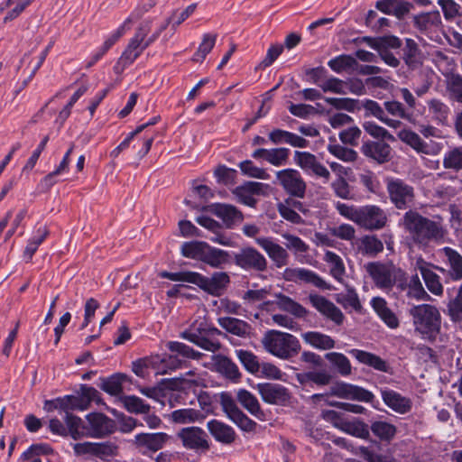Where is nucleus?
Returning <instances> with one entry per match:
<instances>
[{
  "mask_svg": "<svg viewBox=\"0 0 462 462\" xmlns=\"http://www.w3.org/2000/svg\"><path fill=\"white\" fill-rule=\"evenodd\" d=\"M336 209L342 217L353 221L365 230H380L383 228L388 217L383 209L376 205L356 207L342 202H337Z\"/></svg>",
  "mask_w": 462,
  "mask_h": 462,
  "instance_id": "f03ea898",
  "label": "nucleus"
},
{
  "mask_svg": "<svg viewBox=\"0 0 462 462\" xmlns=\"http://www.w3.org/2000/svg\"><path fill=\"white\" fill-rule=\"evenodd\" d=\"M402 226L411 241L419 248H426L430 243L444 242L448 230L442 217L429 218L415 210H408L402 218Z\"/></svg>",
  "mask_w": 462,
  "mask_h": 462,
  "instance_id": "f257e3e1",
  "label": "nucleus"
},
{
  "mask_svg": "<svg viewBox=\"0 0 462 462\" xmlns=\"http://www.w3.org/2000/svg\"><path fill=\"white\" fill-rule=\"evenodd\" d=\"M364 130L373 138L394 142V136L384 127L372 121H365L362 125Z\"/></svg>",
  "mask_w": 462,
  "mask_h": 462,
  "instance_id": "774afa93",
  "label": "nucleus"
},
{
  "mask_svg": "<svg viewBox=\"0 0 462 462\" xmlns=\"http://www.w3.org/2000/svg\"><path fill=\"white\" fill-rule=\"evenodd\" d=\"M361 364L369 365L381 372H388L389 366L380 356L360 349H351L348 352Z\"/></svg>",
  "mask_w": 462,
  "mask_h": 462,
  "instance_id": "58836bf2",
  "label": "nucleus"
},
{
  "mask_svg": "<svg viewBox=\"0 0 462 462\" xmlns=\"http://www.w3.org/2000/svg\"><path fill=\"white\" fill-rule=\"evenodd\" d=\"M284 278L293 282H305L322 290H329L330 286L319 274L305 268H287Z\"/></svg>",
  "mask_w": 462,
  "mask_h": 462,
  "instance_id": "4be33fe9",
  "label": "nucleus"
},
{
  "mask_svg": "<svg viewBox=\"0 0 462 462\" xmlns=\"http://www.w3.org/2000/svg\"><path fill=\"white\" fill-rule=\"evenodd\" d=\"M391 146L383 142L366 141L361 146V152L367 158L382 164L391 159Z\"/></svg>",
  "mask_w": 462,
  "mask_h": 462,
  "instance_id": "bb28decb",
  "label": "nucleus"
},
{
  "mask_svg": "<svg viewBox=\"0 0 462 462\" xmlns=\"http://www.w3.org/2000/svg\"><path fill=\"white\" fill-rule=\"evenodd\" d=\"M262 400L269 404L283 405L291 398L286 387L278 383H263L256 385Z\"/></svg>",
  "mask_w": 462,
  "mask_h": 462,
  "instance_id": "6ab92c4d",
  "label": "nucleus"
},
{
  "mask_svg": "<svg viewBox=\"0 0 462 462\" xmlns=\"http://www.w3.org/2000/svg\"><path fill=\"white\" fill-rule=\"evenodd\" d=\"M443 167L454 171L462 170V146L453 147L444 153Z\"/></svg>",
  "mask_w": 462,
  "mask_h": 462,
  "instance_id": "4d7b16f0",
  "label": "nucleus"
},
{
  "mask_svg": "<svg viewBox=\"0 0 462 462\" xmlns=\"http://www.w3.org/2000/svg\"><path fill=\"white\" fill-rule=\"evenodd\" d=\"M397 136L402 142L410 145L416 152L426 154L429 152L428 144L417 133L411 130L403 129L398 133Z\"/></svg>",
  "mask_w": 462,
  "mask_h": 462,
  "instance_id": "49530a36",
  "label": "nucleus"
},
{
  "mask_svg": "<svg viewBox=\"0 0 462 462\" xmlns=\"http://www.w3.org/2000/svg\"><path fill=\"white\" fill-rule=\"evenodd\" d=\"M381 393L385 405L395 412L405 414L411 411L412 402L410 398L404 397L393 390H383Z\"/></svg>",
  "mask_w": 462,
  "mask_h": 462,
  "instance_id": "7c9ffc66",
  "label": "nucleus"
},
{
  "mask_svg": "<svg viewBox=\"0 0 462 462\" xmlns=\"http://www.w3.org/2000/svg\"><path fill=\"white\" fill-rule=\"evenodd\" d=\"M132 383L131 378L125 374H115L108 378L102 379L100 388L110 395L120 396V393L125 390L130 391L131 388H126L125 383Z\"/></svg>",
  "mask_w": 462,
  "mask_h": 462,
  "instance_id": "c9c22d12",
  "label": "nucleus"
},
{
  "mask_svg": "<svg viewBox=\"0 0 462 462\" xmlns=\"http://www.w3.org/2000/svg\"><path fill=\"white\" fill-rule=\"evenodd\" d=\"M386 189L391 202L398 209L409 208L414 201V189L401 179H387Z\"/></svg>",
  "mask_w": 462,
  "mask_h": 462,
  "instance_id": "1a4fd4ad",
  "label": "nucleus"
},
{
  "mask_svg": "<svg viewBox=\"0 0 462 462\" xmlns=\"http://www.w3.org/2000/svg\"><path fill=\"white\" fill-rule=\"evenodd\" d=\"M302 338L307 344L320 350H328L335 346V340L330 336L318 331L306 332L302 334Z\"/></svg>",
  "mask_w": 462,
  "mask_h": 462,
  "instance_id": "a18cd8bd",
  "label": "nucleus"
},
{
  "mask_svg": "<svg viewBox=\"0 0 462 462\" xmlns=\"http://www.w3.org/2000/svg\"><path fill=\"white\" fill-rule=\"evenodd\" d=\"M276 179L283 189L290 195L302 199L306 192V182L299 171L284 169L276 172Z\"/></svg>",
  "mask_w": 462,
  "mask_h": 462,
  "instance_id": "ddd939ff",
  "label": "nucleus"
},
{
  "mask_svg": "<svg viewBox=\"0 0 462 462\" xmlns=\"http://www.w3.org/2000/svg\"><path fill=\"white\" fill-rule=\"evenodd\" d=\"M301 208L302 204L300 201L287 199L284 203L278 205V211L284 219L294 224H300L302 222V218L294 208L300 209Z\"/></svg>",
  "mask_w": 462,
  "mask_h": 462,
  "instance_id": "09e8293b",
  "label": "nucleus"
},
{
  "mask_svg": "<svg viewBox=\"0 0 462 462\" xmlns=\"http://www.w3.org/2000/svg\"><path fill=\"white\" fill-rule=\"evenodd\" d=\"M167 347L171 353L176 354L175 356L178 357L180 356L185 359L200 360L204 356L203 353L193 349L182 342L169 341Z\"/></svg>",
  "mask_w": 462,
  "mask_h": 462,
  "instance_id": "8fccbe9b",
  "label": "nucleus"
},
{
  "mask_svg": "<svg viewBox=\"0 0 462 462\" xmlns=\"http://www.w3.org/2000/svg\"><path fill=\"white\" fill-rule=\"evenodd\" d=\"M89 427H87L86 437L105 438L116 430L115 421L100 412H92L86 417Z\"/></svg>",
  "mask_w": 462,
  "mask_h": 462,
  "instance_id": "2eb2a0df",
  "label": "nucleus"
},
{
  "mask_svg": "<svg viewBox=\"0 0 462 462\" xmlns=\"http://www.w3.org/2000/svg\"><path fill=\"white\" fill-rule=\"evenodd\" d=\"M336 301L345 309L351 308L356 311L360 310L362 305L356 291L352 288H346L345 291L335 295Z\"/></svg>",
  "mask_w": 462,
  "mask_h": 462,
  "instance_id": "864d4df0",
  "label": "nucleus"
},
{
  "mask_svg": "<svg viewBox=\"0 0 462 462\" xmlns=\"http://www.w3.org/2000/svg\"><path fill=\"white\" fill-rule=\"evenodd\" d=\"M61 398L63 404L62 411L66 414L71 413V411L79 410L84 411L88 408L92 402L99 403L101 402L99 392L87 384H81L79 395H65Z\"/></svg>",
  "mask_w": 462,
  "mask_h": 462,
  "instance_id": "6e6552de",
  "label": "nucleus"
},
{
  "mask_svg": "<svg viewBox=\"0 0 462 462\" xmlns=\"http://www.w3.org/2000/svg\"><path fill=\"white\" fill-rule=\"evenodd\" d=\"M215 370L229 379H237L240 373L237 365L227 356L223 355H214L212 356Z\"/></svg>",
  "mask_w": 462,
  "mask_h": 462,
  "instance_id": "4c0bfd02",
  "label": "nucleus"
},
{
  "mask_svg": "<svg viewBox=\"0 0 462 462\" xmlns=\"http://www.w3.org/2000/svg\"><path fill=\"white\" fill-rule=\"evenodd\" d=\"M275 298V304L281 310L289 312L296 318H304L307 316L308 310L289 296L282 293H276Z\"/></svg>",
  "mask_w": 462,
  "mask_h": 462,
  "instance_id": "79ce46f5",
  "label": "nucleus"
},
{
  "mask_svg": "<svg viewBox=\"0 0 462 462\" xmlns=\"http://www.w3.org/2000/svg\"><path fill=\"white\" fill-rule=\"evenodd\" d=\"M144 130V124L138 125L134 131L129 133L123 142L119 143L111 152L112 158H116L125 149L132 147L134 150L130 157L131 164L138 166L144 156V138L137 136Z\"/></svg>",
  "mask_w": 462,
  "mask_h": 462,
  "instance_id": "f8f14e48",
  "label": "nucleus"
},
{
  "mask_svg": "<svg viewBox=\"0 0 462 462\" xmlns=\"http://www.w3.org/2000/svg\"><path fill=\"white\" fill-rule=\"evenodd\" d=\"M328 151L332 155L345 162H354L358 157L357 152L355 150L342 146L338 143H329L328 145Z\"/></svg>",
  "mask_w": 462,
  "mask_h": 462,
  "instance_id": "338daca9",
  "label": "nucleus"
},
{
  "mask_svg": "<svg viewBox=\"0 0 462 462\" xmlns=\"http://www.w3.org/2000/svg\"><path fill=\"white\" fill-rule=\"evenodd\" d=\"M119 448L114 441L95 442V457L108 461L118 455Z\"/></svg>",
  "mask_w": 462,
  "mask_h": 462,
  "instance_id": "69168bd1",
  "label": "nucleus"
},
{
  "mask_svg": "<svg viewBox=\"0 0 462 462\" xmlns=\"http://www.w3.org/2000/svg\"><path fill=\"white\" fill-rule=\"evenodd\" d=\"M144 130V124L138 125L134 131L129 133L123 142L119 143L111 152L112 158H116L125 149L132 147L134 150L130 157L131 164L138 166L144 156V138L137 136Z\"/></svg>",
  "mask_w": 462,
  "mask_h": 462,
  "instance_id": "9b49d317",
  "label": "nucleus"
},
{
  "mask_svg": "<svg viewBox=\"0 0 462 462\" xmlns=\"http://www.w3.org/2000/svg\"><path fill=\"white\" fill-rule=\"evenodd\" d=\"M328 67L337 73L354 69L357 61L350 55H339L328 62Z\"/></svg>",
  "mask_w": 462,
  "mask_h": 462,
  "instance_id": "680f3d73",
  "label": "nucleus"
},
{
  "mask_svg": "<svg viewBox=\"0 0 462 462\" xmlns=\"http://www.w3.org/2000/svg\"><path fill=\"white\" fill-rule=\"evenodd\" d=\"M383 250V242L375 235H365L359 239L357 251L362 255L376 256Z\"/></svg>",
  "mask_w": 462,
  "mask_h": 462,
  "instance_id": "ea45409f",
  "label": "nucleus"
},
{
  "mask_svg": "<svg viewBox=\"0 0 462 462\" xmlns=\"http://www.w3.org/2000/svg\"><path fill=\"white\" fill-rule=\"evenodd\" d=\"M205 415L192 408L178 409L169 415V420L176 424H189L204 420Z\"/></svg>",
  "mask_w": 462,
  "mask_h": 462,
  "instance_id": "a19ab883",
  "label": "nucleus"
},
{
  "mask_svg": "<svg viewBox=\"0 0 462 462\" xmlns=\"http://www.w3.org/2000/svg\"><path fill=\"white\" fill-rule=\"evenodd\" d=\"M429 111L438 122L444 124L448 120L450 109L444 102L433 98L428 101Z\"/></svg>",
  "mask_w": 462,
  "mask_h": 462,
  "instance_id": "0e129e2a",
  "label": "nucleus"
},
{
  "mask_svg": "<svg viewBox=\"0 0 462 462\" xmlns=\"http://www.w3.org/2000/svg\"><path fill=\"white\" fill-rule=\"evenodd\" d=\"M446 90L450 100L462 104V76L452 73L447 78Z\"/></svg>",
  "mask_w": 462,
  "mask_h": 462,
  "instance_id": "5fc2aeb1",
  "label": "nucleus"
},
{
  "mask_svg": "<svg viewBox=\"0 0 462 462\" xmlns=\"http://www.w3.org/2000/svg\"><path fill=\"white\" fill-rule=\"evenodd\" d=\"M435 265L426 262L422 257L416 260L415 268L420 271L427 289L434 295L443 294V285L440 277L431 269Z\"/></svg>",
  "mask_w": 462,
  "mask_h": 462,
  "instance_id": "b1692460",
  "label": "nucleus"
},
{
  "mask_svg": "<svg viewBox=\"0 0 462 462\" xmlns=\"http://www.w3.org/2000/svg\"><path fill=\"white\" fill-rule=\"evenodd\" d=\"M294 162L308 174L322 178L328 181L330 178L329 171L317 159V157L309 152L296 151L294 152Z\"/></svg>",
  "mask_w": 462,
  "mask_h": 462,
  "instance_id": "a211bd4d",
  "label": "nucleus"
},
{
  "mask_svg": "<svg viewBox=\"0 0 462 462\" xmlns=\"http://www.w3.org/2000/svg\"><path fill=\"white\" fill-rule=\"evenodd\" d=\"M65 421L68 427V435L74 440L86 437L87 427L83 425L82 420L72 413L66 414Z\"/></svg>",
  "mask_w": 462,
  "mask_h": 462,
  "instance_id": "6e6d98bb",
  "label": "nucleus"
},
{
  "mask_svg": "<svg viewBox=\"0 0 462 462\" xmlns=\"http://www.w3.org/2000/svg\"><path fill=\"white\" fill-rule=\"evenodd\" d=\"M413 24L421 32H437L441 26V17L438 11L422 13L413 17Z\"/></svg>",
  "mask_w": 462,
  "mask_h": 462,
  "instance_id": "473e14b6",
  "label": "nucleus"
},
{
  "mask_svg": "<svg viewBox=\"0 0 462 462\" xmlns=\"http://www.w3.org/2000/svg\"><path fill=\"white\" fill-rule=\"evenodd\" d=\"M212 213L222 219L226 228H232L244 219L243 213L235 206L225 203L212 205Z\"/></svg>",
  "mask_w": 462,
  "mask_h": 462,
  "instance_id": "c85d7f7f",
  "label": "nucleus"
},
{
  "mask_svg": "<svg viewBox=\"0 0 462 462\" xmlns=\"http://www.w3.org/2000/svg\"><path fill=\"white\" fill-rule=\"evenodd\" d=\"M371 305L376 314L390 328H397L400 325L399 319L395 313L388 307L386 300L382 297H374L371 300Z\"/></svg>",
  "mask_w": 462,
  "mask_h": 462,
  "instance_id": "f704fd0d",
  "label": "nucleus"
},
{
  "mask_svg": "<svg viewBox=\"0 0 462 462\" xmlns=\"http://www.w3.org/2000/svg\"><path fill=\"white\" fill-rule=\"evenodd\" d=\"M37 236H34L28 241L27 245L23 251V254L28 258V260L32 258L40 245L49 236L50 231L47 226H41L37 228Z\"/></svg>",
  "mask_w": 462,
  "mask_h": 462,
  "instance_id": "052dcab7",
  "label": "nucleus"
},
{
  "mask_svg": "<svg viewBox=\"0 0 462 462\" xmlns=\"http://www.w3.org/2000/svg\"><path fill=\"white\" fill-rule=\"evenodd\" d=\"M268 136L269 140L274 144L288 143L292 147L298 148H305L309 144V142L305 138L279 128L271 131Z\"/></svg>",
  "mask_w": 462,
  "mask_h": 462,
  "instance_id": "72a5a7b5",
  "label": "nucleus"
},
{
  "mask_svg": "<svg viewBox=\"0 0 462 462\" xmlns=\"http://www.w3.org/2000/svg\"><path fill=\"white\" fill-rule=\"evenodd\" d=\"M436 255L439 261L448 266V269L438 265L434 266V269L447 274L451 281L458 282L462 279V255L457 250L445 246L438 249Z\"/></svg>",
  "mask_w": 462,
  "mask_h": 462,
  "instance_id": "9d476101",
  "label": "nucleus"
},
{
  "mask_svg": "<svg viewBox=\"0 0 462 462\" xmlns=\"http://www.w3.org/2000/svg\"><path fill=\"white\" fill-rule=\"evenodd\" d=\"M208 245L204 241L185 242L180 252L184 257L202 262Z\"/></svg>",
  "mask_w": 462,
  "mask_h": 462,
  "instance_id": "de8ad7c7",
  "label": "nucleus"
},
{
  "mask_svg": "<svg viewBox=\"0 0 462 462\" xmlns=\"http://www.w3.org/2000/svg\"><path fill=\"white\" fill-rule=\"evenodd\" d=\"M217 35L216 33H205L202 41L193 55V60L202 62L216 44Z\"/></svg>",
  "mask_w": 462,
  "mask_h": 462,
  "instance_id": "bf43d9fd",
  "label": "nucleus"
},
{
  "mask_svg": "<svg viewBox=\"0 0 462 462\" xmlns=\"http://www.w3.org/2000/svg\"><path fill=\"white\" fill-rule=\"evenodd\" d=\"M365 268L375 286L381 290L392 289L398 277L404 276V273L393 263L372 262L366 263Z\"/></svg>",
  "mask_w": 462,
  "mask_h": 462,
  "instance_id": "423d86ee",
  "label": "nucleus"
},
{
  "mask_svg": "<svg viewBox=\"0 0 462 462\" xmlns=\"http://www.w3.org/2000/svg\"><path fill=\"white\" fill-rule=\"evenodd\" d=\"M184 365V361L174 355H155L146 359V368L153 370L154 374H170Z\"/></svg>",
  "mask_w": 462,
  "mask_h": 462,
  "instance_id": "aec40b11",
  "label": "nucleus"
},
{
  "mask_svg": "<svg viewBox=\"0 0 462 462\" xmlns=\"http://www.w3.org/2000/svg\"><path fill=\"white\" fill-rule=\"evenodd\" d=\"M361 109L365 111V117H375L391 128L397 129L402 125L400 120L387 116L383 107H382L378 102L373 99L366 98L361 101L359 100V110Z\"/></svg>",
  "mask_w": 462,
  "mask_h": 462,
  "instance_id": "a878e982",
  "label": "nucleus"
},
{
  "mask_svg": "<svg viewBox=\"0 0 462 462\" xmlns=\"http://www.w3.org/2000/svg\"><path fill=\"white\" fill-rule=\"evenodd\" d=\"M177 437L187 449L206 452L210 448L208 434L199 427L183 428Z\"/></svg>",
  "mask_w": 462,
  "mask_h": 462,
  "instance_id": "4468645a",
  "label": "nucleus"
},
{
  "mask_svg": "<svg viewBox=\"0 0 462 462\" xmlns=\"http://www.w3.org/2000/svg\"><path fill=\"white\" fill-rule=\"evenodd\" d=\"M270 190V186L263 182L247 181L243 185L237 186L232 193L236 197L238 202L254 208L256 205L254 195L266 196Z\"/></svg>",
  "mask_w": 462,
  "mask_h": 462,
  "instance_id": "f3484780",
  "label": "nucleus"
},
{
  "mask_svg": "<svg viewBox=\"0 0 462 462\" xmlns=\"http://www.w3.org/2000/svg\"><path fill=\"white\" fill-rule=\"evenodd\" d=\"M448 314L456 323L462 322V284L458 287L454 297L448 303Z\"/></svg>",
  "mask_w": 462,
  "mask_h": 462,
  "instance_id": "13d9d810",
  "label": "nucleus"
},
{
  "mask_svg": "<svg viewBox=\"0 0 462 462\" xmlns=\"http://www.w3.org/2000/svg\"><path fill=\"white\" fill-rule=\"evenodd\" d=\"M229 252L208 245L202 262L212 268L220 269L229 263Z\"/></svg>",
  "mask_w": 462,
  "mask_h": 462,
  "instance_id": "e433bc0d",
  "label": "nucleus"
},
{
  "mask_svg": "<svg viewBox=\"0 0 462 462\" xmlns=\"http://www.w3.org/2000/svg\"><path fill=\"white\" fill-rule=\"evenodd\" d=\"M298 379L301 383H314L318 385H328L332 376L327 371H311L298 374Z\"/></svg>",
  "mask_w": 462,
  "mask_h": 462,
  "instance_id": "e2e57ef3",
  "label": "nucleus"
},
{
  "mask_svg": "<svg viewBox=\"0 0 462 462\" xmlns=\"http://www.w3.org/2000/svg\"><path fill=\"white\" fill-rule=\"evenodd\" d=\"M310 304L324 317L330 319L337 325H341L344 321V314L342 311L330 300L324 296L310 293L309 295Z\"/></svg>",
  "mask_w": 462,
  "mask_h": 462,
  "instance_id": "5701e85b",
  "label": "nucleus"
},
{
  "mask_svg": "<svg viewBox=\"0 0 462 462\" xmlns=\"http://www.w3.org/2000/svg\"><path fill=\"white\" fill-rule=\"evenodd\" d=\"M261 342L265 351L283 360L295 356L300 350V341L295 336L279 330H268Z\"/></svg>",
  "mask_w": 462,
  "mask_h": 462,
  "instance_id": "20e7f679",
  "label": "nucleus"
},
{
  "mask_svg": "<svg viewBox=\"0 0 462 462\" xmlns=\"http://www.w3.org/2000/svg\"><path fill=\"white\" fill-rule=\"evenodd\" d=\"M398 289L405 291L408 298L418 300H427L430 297L424 290L420 279L417 273L411 276L409 280L399 281Z\"/></svg>",
  "mask_w": 462,
  "mask_h": 462,
  "instance_id": "2f4dec72",
  "label": "nucleus"
},
{
  "mask_svg": "<svg viewBox=\"0 0 462 462\" xmlns=\"http://www.w3.org/2000/svg\"><path fill=\"white\" fill-rule=\"evenodd\" d=\"M207 429L216 441L225 445L232 444L236 438L235 430L221 420L213 419L208 421Z\"/></svg>",
  "mask_w": 462,
  "mask_h": 462,
  "instance_id": "c756f323",
  "label": "nucleus"
},
{
  "mask_svg": "<svg viewBox=\"0 0 462 462\" xmlns=\"http://www.w3.org/2000/svg\"><path fill=\"white\" fill-rule=\"evenodd\" d=\"M331 395L338 398L356 400L359 402H371L374 395L357 385H353L346 383H337L330 388Z\"/></svg>",
  "mask_w": 462,
  "mask_h": 462,
  "instance_id": "412c9836",
  "label": "nucleus"
},
{
  "mask_svg": "<svg viewBox=\"0 0 462 462\" xmlns=\"http://www.w3.org/2000/svg\"><path fill=\"white\" fill-rule=\"evenodd\" d=\"M223 333L209 325L206 320H195L188 329L181 332L180 337L202 349L216 353L222 347L218 336Z\"/></svg>",
  "mask_w": 462,
  "mask_h": 462,
  "instance_id": "39448f33",
  "label": "nucleus"
},
{
  "mask_svg": "<svg viewBox=\"0 0 462 462\" xmlns=\"http://www.w3.org/2000/svg\"><path fill=\"white\" fill-rule=\"evenodd\" d=\"M218 324L227 332L238 337H246L250 333V325L247 322L236 318H219Z\"/></svg>",
  "mask_w": 462,
  "mask_h": 462,
  "instance_id": "37998d69",
  "label": "nucleus"
},
{
  "mask_svg": "<svg viewBox=\"0 0 462 462\" xmlns=\"http://www.w3.org/2000/svg\"><path fill=\"white\" fill-rule=\"evenodd\" d=\"M230 283V276L226 272H215L210 277L197 273L196 285L210 295L220 296Z\"/></svg>",
  "mask_w": 462,
  "mask_h": 462,
  "instance_id": "dca6fc26",
  "label": "nucleus"
},
{
  "mask_svg": "<svg viewBox=\"0 0 462 462\" xmlns=\"http://www.w3.org/2000/svg\"><path fill=\"white\" fill-rule=\"evenodd\" d=\"M324 261L329 266L330 274L337 281H342L346 273V268L342 258L334 252L327 251L324 255Z\"/></svg>",
  "mask_w": 462,
  "mask_h": 462,
  "instance_id": "3c124183",
  "label": "nucleus"
},
{
  "mask_svg": "<svg viewBox=\"0 0 462 462\" xmlns=\"http://www.w3.org/2000/svg\"><path fill=\"white\" fill-rule=\"evenodd\" d=\"M255 242L266 252L278 268L283 267L288 263L289 254L286 249L274 243L272 238L258 237L255 239Z\"/></svg>",
  "mask_w": 462,
  "mask_h": 462,
  "instance_id": "cd10ccee",
  "label": "nucleus"
},
{
  "mask_svg": "<svg viewBox=\"0 0 462 462\" xmlns=\"http://www.w3.org/2000/svg\"><path fill=\"white\" fill-rule=\"evenodd\" d=\"M325 357L342 376L351 374L352 366L349 359L345 355L337 352H330L327 353Z\"/></svg>",
  "mask_w": 462,
  "mask_h": 462,
  "instance_id": "603ef678",
  "label": "nucleus"
},
{
  "mask_svg": "<svg viewBox=\"0 0 462 462\" xmlns=\"http://www.w3.org/2000/svg\"><path fill=\"white\" fill-rule=\"evenodd\" d=\"M414 329L422 338L433 340L440 330L441 316L439 310L430 304H420L410 309Z\"/></svg>",
  "mask_w": 462,
  "mask_h": 462,
  "instance_id": "7ed1b4c3",
  "label": "nucleus"
},
{
  "mask_svg": "<svg viewBox=\"0 0 462 462\" xmlns=\"http://www.w3.org/2000/svg\"><path fill=\"white\" fill-rule=\"evenodd\" d=\"M239 403L252 415L258 419L263 416V411L261 409L257 398L245 389H240L236 394Z\"/></svg>",
  "mask_w": 462,
  "mask_h": 462,
  "instance_id": "c03bdc74",
  "label": "nucleus"
},
{
  "mask_svg": "<svg viewBox=\"0 0 462 462\" xmlns=\"http://www.w3.org/2000/svg\"><path fill=\"white\" fill-rule=\"evenodd\" d=\"M143 40L144 32L140 29L136 35L131 40L128 46L115 65L114 70L116 73H121L126 66L133 63L134 60L142 53L143 47L141 46V43Z\"/></svg>",
  "mask_w": 462,
  "mask_h": 462,
  "instance_id": "393cba45",
  "label": "nucleus"
},
{
  "mask_svg": "<svg viewBox=\"0 0 462 462\" xmlns=\"http://www.w3.org/2000/svg\"><path fill=\"white\" fill-rule=\"evenodd\" d=\"M234 263L246 272L262 273L267 270L265 256L253 246H243L233 254Z\"/></svg>",
  "mask_w": 462,
  "mask_h": 462,
  "instance_id": "0eeeda50",
  "label": "nucleus"
}]
</instances>
